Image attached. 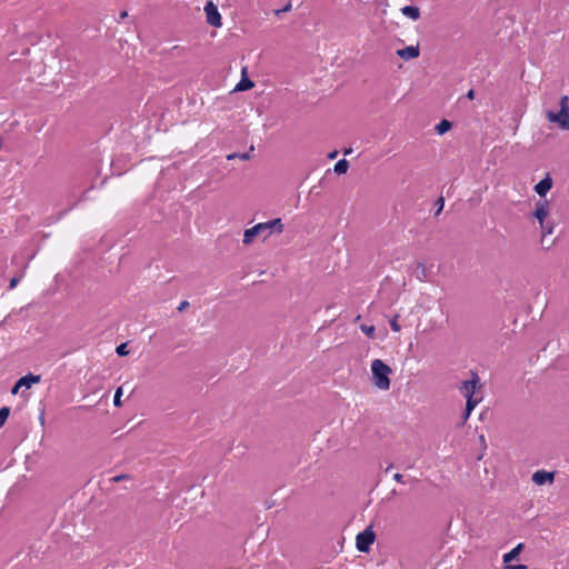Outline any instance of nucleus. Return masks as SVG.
<instances>
[{"label":"nucleus","instance_id":"obj_12","mask_svg":"<svg viewBox=\"0 0 569 569\" xmlns=\"http://www.w3.org/2000/svg\"><path fill=\"white\" fill-rule=\"evenodd\" d=\"M397 54L403 60L418 58L420 54L419 46H408L403 49L397 50Z\"/></svg>","mask_w":569,"mask_h":569},{"label":"nucleus","instance_id":"obj_33","mask_svg":"<svg viewBox=\"0 0 569 569\" xmlns=\"http://www.w3.org/2000/svg\"><path fill=\"white\" fill-rule=\"evenodd\" d=\"M39 420H40V423L43 426L44 425V411L43 410L40 413Z\"/></svg>","mask_w":569,"mask_h":569},{"label":"nucleus","instance_id":"obj_31","mask_svg":"<svg viewBox=\"0 0 569 569\" xmlns=\"http://www.w3.org/2000/svg\"><path fill=\"white\" fill-rule=\"evenodd\" d=\"M475 90L473 89H470L467 93H466V98L469 99V100H472L475 99Z\"/></svg>","mask_w":569,"mask_h":569},{"label":"nucleus","instance_id":"obj_7","mask_svg":"<svg viewBox=\"0 0 569 569\" xmlns=\"http://www.w3.org/2000/svg\"><path fill=\"white\" fill-rule=\"evenodd\" d=\"M546 117L550 122L557 123L560 129L569 130V110L560 109L558 112L548 110Z\"/></svg>","mask_w":569,"mask_h":569},{"label":"nucleus","instance_id":"obj_19","mask_svg":"<svg viewBox=\"0 0 569 569\" xmlns=\"http://www.w3.org/2000/svg\"><path fill=\"white\" fill-rule=\"evenodd\" d=\"M398 318H399V316H398V315H396V316H393V317L390 319V321H389L390 328H391V330H392V331H395V332H399V331H400V329H401V327H400V325H399V322H398Z\"/></svg>","mask_w":569,"mask_h":569},{"label":"nucleus","instance_id":"obj_17","mask_svg":"<svg viewBox=\"0 0 569 569\" xmlns=\"http://www.w3.org/2000/svg\"><path fill=\"white\" fill-rule=\"evenodd\" d=\"M466 398V411H472L475 407L479 403L481 398H476L475 396L465 397Z\"/></svg>","mask_w":569,"mask_h":569},{"label":"nucleus","instance_id":"obj_18","mask_svg":"<svg viewBox=\"0 0 569 569\" xmlns=\"http://www.w3.org/2000/svg\"><path fill=\"white\" fill-rule=\"evenodd\" d=\"M360 329L369 338H375V331H376L375 326L361 325Z\"/></svg>","mask_w":569,"mask_h":569},{"label":"nucleus","instance_id":"obj_6","mask_svg":"<svg viewBox=\"0 0 569 569\" xmlns=\"http://www.w3.org/2000/svg\"><path fill=\"white\" fill-rule=\"evenodd\" d=\"M203 10L206 13V20L208 24L214 28H220L222 26L221 14L218 10V7L212 1H208Z\"/></svg>","mask_w":569,"mask_h":569},{"label":"nucleus","instance_id":"obj_2","mask_svg":"<svg viewBox=\"0 0 569 569\" xmlns=\"http://www.w3.org/2000/svg\"><path fill=\"white\" fill-rule=\"evenodd\" d=\"M262 229H273L276 232L281 233L283 231V223L280 218H276L273 220L261 222L252 228H249L243 233V243L249 244L253 241V238L258 236Z\"/></svg>","mask_w":569,"mask_h":569},{"label":"nucleus","instance_id":"obj_10","mask_svg":"<svg viewBox=\"0 0 569 569\" xmlns=\"http://www.w3.org/2000/svg\"><path fill=\"white\" fill-rule=\"evenodd\" d=\"M555 473L546 470H538L532 475V481L538 486H542L548 482L551 483Z\"/></svg>","mask_w":569,"mask_h":569},{"label":"nucleus","instance_id":"obj_9","mask_svg":"<svg viewBox=\"0 0 569 569\" xmlns=\"http://www.w3.org/2000/svg\"><path fill=\"white\" fill-rule=\"evenodd\" d=\"M41 380L40 375L28 373L17 380L14 386L11 389L12 395H17L20 388H30L33 383H38Z\"/></svg>","mask_w":569,"mask_h":569},{"label":"nucleus","instance_id":"obj_3","mask_svg":"<svg viewBox=\"0 0 569 569\" xmlns=\"http://www.w3.org/2000/svg\"><path fill=\"white\" fill-rule=\"evenodd\" d=\"M549 213V202L547 200H539L536 202L533 217L539 221L543 234L552 233L553 226L546 223L545 219Z\"/></svg>","mask_w":569,"mask_h":569},{"label":"nucleus","instance_id":"obj_24","mask_svg":"<svg viewBox=\"0 0 569 569\" xmlns=\"http://www.w3.org/2000/svg\"><path fill=\"white\" fill-rule=\"evenodd\" d=\"M569 99L568 96H562L559 101L560 109L569 110Z\"/></svg>","mask_w":569,"mask_h":569},{"label":"nucleus","instance_id":"obj_13","mask_svg":"<svg viewBox=\"0 0 569 569\" xmlns=\"http://www.w3.org/2000/svg\"><path fill=\"white\" fill-rule=\"evenodd\" d=\"M401 13L412 20H418L421 16L420 9L416 6H405L401 8Z\"/></svg>","mask_w":569,"mask_h":569},{"label":"nucleus","instance_id":"obj_27","mask_svg":"<svg viewBox=\"0 0 569 569\" xmlns=\"http://www.w3.org/2000/svg\"><path fill=\"white\" fill-rule=\"evenodd\" d=\"M291 9V3H288L286 7H283L282 9H278L274 11L276 16L277 17H280L281 13L283 12H287Z\"/></svg>","mask_w":569,"mask_h":569},{"label":"nucleus","instance_id":"obj_14","mask_svg":"<svg viewBox=\"0 0 569 569\" xmlns=\"http://www.w3.org/2000/svg\"><path fill=\"white\" fill-rule=\"evenodd\" d=\"M254 86L253 81L248 77H243L236 86L234 91H246Z\"/></svg>","mask_w":569,"mask_h":569},{"label":"nucleus","instance_id":"obj_16","mask_svg":"<svg viewBox=\"0 0 569 569\" xmlns=\"http://www.w3.org/2000/svg\"><path fill=\"white\" fill-rule=\"evenodd\" d=\"M348 169H349V161L346 159H341V160L337 161V163L335 164V172L338 174L346 173L348 171Z\"/></svg>","mask_w":569,"mask_h":569},{"label":"nucleus","instance_id":"obj_20","mask_svg":"<svg viewBox=\"0 0 569 569\" xmlns=\"http://www.w3.org/2000/svg\"><path fill=\"white\" fill-rule=\"evenodd\" d=\"M116 352L118 356L120 357H124L129 353V350H128V345L124 342V343H121L119 345L117 348H116Z\"/></svg>","mask_w":569,"mask_h":569},{"label":"nucleus","instance_id":"obj_21","mask_svg":"<svg viewBox=\"0 0 569 569\" xmlns=\"http://www.w3.org/2000/svg\"><path fill=\"white\" fill-rule=\"evenodd\" d=\"M436 211H435V216H439L440 212L443 210V207H445V199L443 197H440L437 199L436 203Z\"/></svg>","mask_w":569,"mask_h":569},{"label":"nucleus","instance_id":"obj_22","mask_svg":"<svg viewBox=\"0 0 569 569\" xmlns=\"http://www.w3.org/2000/svg\"><path fill=\"white\" fill-rule=\"evenodd\" d=\"M121 396H122V387H119L116 390L114 396H113V405L116 407H120L121 406Z\"/></svg>","mask_w":569,"mask_h":569},{"label":"nucleus","instance_id":"obj_15","mask_svg":"<svg viewBox=\"0 0 569 569\" xmlns=\"http://www.w3.org/2000/svg\"><path fill=\"white\" fill-rule=\"evenodd\" d=\"M452 127V123L447 120V119H443L441 120L437 126H436V131L438 134H445L447 131H449Z\"/></svg>","mask_w":569,"mask_h":569},{"label":"nucleus","instance_id":"obj_5","mask_svg":"<svg viewBox=\"0 0 569 569\" xmlns=\"http://www.w3.org/2000/svg\"><path fill=\"white\" fill-rule=\"evenodd\" d=\"M481 387L480 378L477 372L470 371V379L462 381L459 388L463 397L475 396L477 389Z\"/></svg>","mask_w":569,"mask_h":569},{"label":"nucleus","instance_id":"obj_26","mask_svg":"<svg viewBox=\"0 0 569 569\" xmlns=\"http://www.w3.org/2000/svg\"><path fill=\"white\" fill-rule=\"evenodd\" d=\"M251 151H253V147L251 146L248 152L238 153V158L242 160H249L251 158Z\"/></svg>","mask_w":569,"mask_h":569},{"label":"nucleus","instance_id":"obj_30","mask_svg":"<svg viewBox=\"0 0 569 569\" xmlns=\"http://www.w3.org/2000/svg\"><path fill=\"white\" fill-rule=\"evenodd\" d=\"M19 282V279L13 277L11 280H10V283H9V289H13L16 288V286L18 284Z\"/></svg>","mask_w":569,"mask_h":569},{"label":"nucleus","instance_id":"obj_36","mask_svg":"<svg viewBox=\"0 0 569 569\" xmlns=\"http://www.w3.org/2000/svg\"><path fill=\"white\" fill-rule=\"evenodd\" d=\"M127 17H128V12H127V11H122V12L120 13V19H124V18H127Z\"/></svg>","mask_w":569,"mask_h":569},{"label":"nucleus","instance_id":"obj_39","mask_svg":"<svg viewBox=\"0 0 569 569\" xmlns=\"http://www.w3.org/2000/svg\"><path fill=\"white\" fill-rule=\"evenodd\" d=\"M391 468H392V465H390L389 467H387L386 471H389Z\"/></svg>","mask_w":569,"mask_h":569},{"label":"nucleus","instance_id":"obj_28","mask_svg":"<svg viewBox=\"0 0 569 569\" xmlns=\"http://www.w3.org/2000/svg\"><path fill=\"white\" fill-rule=\"evenodd\" d=\"M189 307V302L187 300H183L178 306V311L182 312Z\"/></svg>","mask_w":569,"mask_h":569},{"label":"nucleus","instance_id":"obj_25","mask_svg":"<svg viewBox=\"0 0 569 569\" xmlns=\"http://www.w3.org/2000/svg\"><path fill=\"white\" fill-rule=\"evenodd\" d=\"M131 477L127 473H122V475H118V476H114L110 479V481L112 482H120L122 480H127V479H130Z\"/></svg>","mask_w":569,"mask_h":569},{"label":"nucleus","instance_id":"obj_29","mask_svg":"<svg viewBox=\"0 0 569 569\" xmlns=\"http://www.w3.org/2000/svg\"><path fill=\"white\" fill-rule=\"evenodd\" d=\"M393 480L399 483H403V476L401 473L397 472L393 475Z\"/></svg>","mask_w":569,"mask_h":569},{"label":"nucleus","instance_id":"obj_8","mask_svg":"<svg viewBox=\"0 0 569 569\" xmlns=\"http://www.w3.org/2000/svg\"><path fill=\"white\" fill-rule=\"evenodd\" d=\"M523 549V543H518L515 548H512L509 552L505 553L502 557L505 569H527L525 565H510V562L516 559L519 553Z\"/></svg>","mask_w":569,"mask_h":569},{"label":"nucleus","instance_id":"obj_23","mask_svg":"<svg viewBox=\"0 0 569 569\" xmlns=\"http://www.w3.org/2000/svg\"><path fill=\"white\" fill-rule=\"evenodd\" d=\"M9 415H10V408L9 407H2L0 409V425H2L7 420Z\"/></svg>","mask_w":569,"mask_h":569},{"label":"nucleus","instance_id":"obj_4","mask_svg":"<svg viewBox=\"0 0 569 569\" xmlns=\"http://www.w3.org/2000/svg\"><path fill=\"white\" fill-rule=\"evenodd\" d=\"M376 535L372 527H367L363 531L359 532L356 537V547L360 552H368L371 545L375 542Z\"/></svg>","mask_w":569,"mask_h":569},{"label":"nucleus","instance_id":"obj_34","mask_svg":"<svg viewBox=\"0 0 569 569\" xmlns=\"http://www.w3.org/2000/svg\"><path fill=\"white\" fill-rule=\"evenodd\" d=\"M236 158H238V153H231V154L227 156L228 160H232V159H236Z\"/></svg>","mask_w":569,"mask_h":569},{"label":"nucleus","instance_id":"obj_38","mask_svg":"<svg viewBox=\"0 0 569 569\" xmlns=\"http://www.w3.org/2000/svg\"><path fill=\"white\" fill-rule=\"evenodd\" d=\"M346 156L351 153V149H346L343 152Z\"/></svg>","mask_w":569,"mask_h":569},{"label":"nucleus","instance_id":"obj_35","mask_svg":"<svg viewBox=\"0 0 569 569\" xmlns=\"http://www.w3.org/2000/svg\"><path fill=\"white\" fill-rule=\"evenodd\" d=\"M471 411H466L463 412V420H467L470 416Z\"/></svg>","mask_w":569,"mask_h":569},{"label":"nucleus","instance_id":"obj_1","mask_svg":"<svg viewBox=\"0 0 569 569\" xmlns=\"http://www.w3.org/2000/svg\"><path fill=\"white\" fill-rule=\"evenodd\" d=\"M371 371L375 386L380 390H388L390 388L389 373L391 368L380 359L371 362Z\"/></svg>","mask_w":569,"mask_h":569},{"label":"nucleus","instance_id":"obj_11","mask_svg":"<svg viewBox=\"0 0 569 569\" xmlns=\"http://www.w3.org/2000/svg\"><path fill=\"white\" fill-rule=\"evenodd\" d=\"M553 181L549 173L546 174L536 186L535 191L540 196L545 197L547 192L552 188Z\"/></svg>","mask_w":569,"mask_h":569},{"label":"nucleus","instance_id":"obj_32","mask_svg":"<svg viewBox=\"0 0 569 569\" xmlns=\"http://www.w3.org/2000/svg\"><path fill=\"white\" fill-rule=\"evenodd\" d=\"M337 156H338V151H337V150H335V151H332V152H330V153L328 154V158H329V159H335Z\"/></svg>","mask_w":569,"mask_h":569},{"label":"nucleus","instance_id":"obj_37","mask_svg":"<svg viewBox=\"0 0 569 569\" xmlns=\"http://www.w3.org/2000/svg\"><path fill=\"white\" fill-rule=\"evenodd\" d=\"M418 268H420L422 270V273L425 274V264L422 262L418 264Z\"/></svg>","mask_w":569,"mask_h":569}]
</instances>
